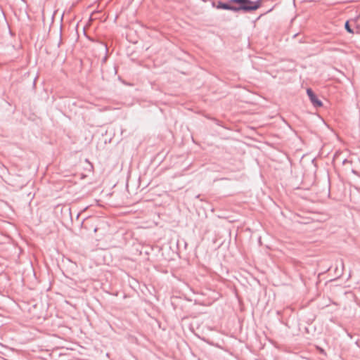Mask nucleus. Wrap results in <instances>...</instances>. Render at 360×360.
Masks as SVG:
<instances>
[{
    "label": "nucleus",
    "mask_w": 360,
    "mask_h": 360,
    "mask_svg": "<svg viewBox=\"0 0 360 360\" xmlns=\"http://www.w3.org/2000/svg\"><path fill=\"white\" fill-rule=\"evenodd\" d=\"M95 219L89 217L83 220L81 224L82 229H86V231L92 230L93 232L96 233L98 230V228L95 226Z\"/></svg>",
    "instance_id": "nucleus-2"
},
{
    "label": "nucleus",
    "mask_w": 360,
    "mask_h": 360,
    "mask_svg": "<svg viewBox=\"0 0 360 360\" xmlns=\"http://www.w3.org/2000/svg\"><path fill=\"white\" fill-rule=\"evenodd\" d=\"M345 30L349 32V33H352L353 34L354 33V30L351 28L350 27V25H349V21H347L345 24Z\"/></svg>",
    "instance_id": "nucleus-5"
},
{
    "label": "nucleus",
    "mask_w": 360,
    "mask_h": 360,
    "mask_svg": "<svg viewBox=\"0 0 360 360\" xmlns=\"http://www.w3.org/2000/svg\"><path fill=\"white\" fill-rule=\"evenodd\" d=\"M101 45L103 47L104 50L105 51H108V47H107V45L103 44V43H101Z\"/></svg>",
    "instance_id": "nucleus-8"
},
{
    "label": "nucleus",
    "mask_w": 360,
    "mask_h": 360,
    "mask_svg": "<svg viewBox=\"0 0 360 360\" xmlns=\"http://www.w3.org/2000/svg\"><path fill=\"white\" fill-rule=\"evenodd\" d=\"M49 355L50 360H69L67 354L59 353L58 350L53 351Z\"/></svg>",
    "instance_id": "nucleus-4"
},
{
    "label": "nucleus",
    "mask_w": 360,
    "mask_h": 360,
    "mask_svg": "<svg viewBox=\"0 0 360 360\" xmlns=\"http://www.w3.org/2000/svg\"><path fill=\"white\" fill-rule=\"evenodd\" d=\"M309 99L315 108L323 107V103L315 91H306Z\"/></svg>",
    "instance_id": "nucleus-3"
},
{
    "label": "nucleus",
    "mask_w": 360,
    "mask_h": 360,
    "mask_svg": "<svg viewBox=\"0 0 360 360\" xmlns=\"http://www.w3.org/2000/svg\"><path fill=\"white\" fill-rule=\"evenodd\" d=\"M207 117L208 119H210V120H212V121H214V122H215V124H216L219 125V126H221V122H220L219 120H217V119H216V118H214V117Z\"/></svg>",
    "instance_id": "nucleus-6"
},
{
    "label": "nucleus",
    "mask_w": 360,
    "mask_h": 360,
    "mask_svg": "<svg viewBox=\"0 0 360 360\" xmlns=\"http://www.w3.org/2000/svg\"><path fill=\"white\" fill-rule=\"evenodd\" d=\"M317 349L319 350V353L326 354L325 350L319 347H317Z\"/></svg>",
    "instance_id": "nucleus-7"
},
{
    "label": "nucleus",
    "mask_w": 360,
    "mask_h": 360,
    "mask_svg": "<svg viewBox=\"0 0 360 360\" xmlns=\"http://www.w3.org/2000/svg\"><path fill=\"white\" fill-rule=\"evenodd\" d=\"M261 6V1H252L250 0H229L228 2L218 1L217 9L229 10L234 12L243 11L250 12L256 11Z\"/></svg>",
    "instance_id": "nucleus-1"
}]
</instances>
